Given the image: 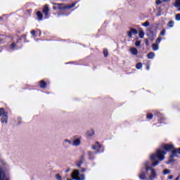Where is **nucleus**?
I'll return each instance as SVG.
<instances>
[{
    "label": "nucleus",
    "mask_w": 180,
    "mask_h": 180,
    "mask_svg": "<svg viewBox=\"0 0 180 180\" xmlns=\"http://www.w3.org/2000/svg\"><path fill=\"white\" fill-rule=\"evenodd\" d=\"M63 146H65V147H68V146H71V144H72L71 143V141L68 140V139H65L63 142Z\"/></svg>",
    "instance_id": "4468645a"
},
{
    "label": "nucleus",
    "mask_w": 180,
    "mask_h": 180,
    "mask_svg": "<svg viewBox=\"0 0 180 180\" xmlns=\"http://www.w3.org/2000/svg\"><path fill=\"white\" fill-rule=\"evenodd\" d=\"M42 12L45 15L46 18L49 16V12H50V8H49V5L47 4L45 5Z\"/></svg>",
    "instance_id": "9d476101"
},
{
    "label": "nucleus",
    "mask_w": 180,
    "mask_h": 180,
    "mask_svg": "<svg viewBox=\"0 0 180 180\" xmlns=\"http://www.w3.org/2000/svg\"><path fill=\"white\" fill-rule=\"evenodd\" d=\"M8 114L4 108H0V116H4V115Z\"/></svg>",
    "instance_id": "4be33fe9"
},
{
    "label": "nucleus",
    "mask_w": 180,
    "mask_h": 180,
    "mask_svg": "<svg viewBox=\"0 0 180 180\" xmlns=\"http://www.w3.org/2000/svg\"><path fill=\"white\" fill-rule=\"evenodd\" d=\"M133 34H137V30L130 28V30L127 32L128 37L131 38Z\"/></svg>",
    "instance_id": "1a4fd4ad"
},
{
    "label": "nucleus",
    "mask_w": 180,
    "mask_h": 180,
    "mask_svg": "<svg viewBox=\"0 0 180 180\" xmlns=\"http://www.w3.org/2000/svg\"><path fill=\"white\" fill-rule=\"evenodd\" d=\"M56 178L57 180H61L62 179L61 176H60V174H56Z\"/></svg>",
    "instance_id": "e433bc0d"
},
{
    "label": "nucleus",
    "mask_w": 180,
    "mask_h": 180,
    "mask_svg": "<svg viewBox=\"0 0 180 180\" xmlns=\"http://www.w3.org/2000/svg\"><path fill=\"white\" fill-rule=\"evenodd\" d=\"M31 34L34 36V34H36V31H34V30L31 31Z\"/></svg>",
    "instance_id": "58836bf2"
},
{
    "label": "nucleus",
    "mask_w": 180,
    "mask_h": 180,
    "mask_svg": "<svg viewBox=\"0 0 180 180\" xmlns=\"http://www.w3.org/2000/svg\"><path fill=\"white\" fill-rule=\"evenodd\" d=\"M56 5H58H58H60V4H56Z\"/></svg>",
    "instance_id": "603ef678"
},
{
    "label": "nucleus",
    "mask_w": 180,
    "mask_h": 180,
    "mask_svg": "<svg viewBox=\"0 0 180 180\" xmlns=\"http://www.w3.org/2000/svg\"><path fill=\"white\" fill-rule=\"evenodd\" d=\"M147 36L150 39H155L157 37V34L154 31H151L150 29H147Z\"/></svg>",
    "instance_id": "39448f33"
},
{
    "label": "nucleus",
    "mask_w": 180,
    "mask_h": 180,
    "mask_svg": "<svg viewBox=\"0 0 180 180\" xmlns=\"http://www.w3.org/2000/svg\"><path fill=\"white\" fill-rule=\"evenodd\" d=\"M162 4V1L160 0H156V5H161Z\"/></svg>",
    "instance_id": "f704fd0d"
},
{
    "label": "nucleus",
    "mask_w": 180,
    "mask_h": 180,
    "mask_svg": "<svg viewBox=\"0 0 180 180\" xmlns=\"http://www.w3.org/2000/svg\"><path fill=\"white\" fill-rule=\"evenodd\" d=\"M165 32H166L165 30H162L160 32V36H165Z\"/></svg>",
    "instance_id": "473e14b6"
},
{
    "label": "nucleus",
    "mask_w": 180,
    "mask_h": 180,
    "mask_svg": "<svg viewBox=\"0 0 180 180\" xmlns=\"http://www.w3.org/2000/svg\"><path fill=\"white\" fill-rule=\"evenodd\" d=\"M167 26L169 27H174V21H170L168 22Z\"/></svg>",
    "instance_id": "bb28decb"
},
{
    "label": "nucleus",
    "mask_w": 180,
    "mask_h": 180,
    "mask_svg": "<svg viewBox=\"0 0 180 180\" xmlns=\"http://www.w3.org/2000/svg\"><path fill=\"white\" fill-rule=\"evenodd\" d=\"M171 172V170L165 169L163 170V175H168Z\"/></svg>",
    "instance_id": "b1692460"
},
{
    "label": "nucleus",
    "mask_w": 180,
    "mask_h": 180,
    "mask_svg": "<svg viewBox=\"0 0 180 180\" xmlns=\"http://www.w3.org/2000/svg\"><path fill=\"white\" fill-rule=\"evenodd\" d=\"M178 11L180 12V7L178 8Z\"/></svg>",
    "instance_id": "09e8293b"
},
{
    "label": "nucleus",
    "mask_w": 180,
    "mask_h": 180,
    "mask_svg": "<svg viewBox=\"0 0 180 180\" xmlns=\"http://www.w3.org/2000/svg\"><path fill=\"white\" fill-rule=\"evenodd\" d=\"M4 39H2V38L0 37V44L2 43Z\"/></svg>",
    "instance_id": "a18cd8bd"
},
{
    "label": "nucleus",
    "mask_w": 180,
    "mask_h": 180,
    "mask_svg": "<svg viewBox=\"0 0 180 180\" xmlns=\"http://www.w3.org/2000/svg\"><path fill=\"white\" fill-rule=\"evenodd\" d=\"M91 148L92 150H97V153H99V150H101V144L97 142L94 146H92Z\"/></svg>",
    "instance_id": "9b49d317"
},
{
    "label": "nucleus",
    "mask_w": 180,
    "mask_h": 180,
    "mask_svg": "<svg viewBox=\"0 0 180 180\" xmlns=\"http://www.w3.org/2000/svg\"><path fill=\"white\" fill-rule=\"evenodd\" d=\"M175 8H179L180 7V0H176L174 4Z\"/></svg>",
    "instance_id": "5701e85b"
},
{
    "label": "nucleus",
    "mask_w": 180,
    "mask_h": 180,
    "mask_svg": "<svg viewBox=\"0 0 180 180\" xmlns=\"http://www.w3.org/2000/svg\"><path fill=\"white\" fill-rule=\"evenodd\" d=\"M86 171V169L85 168L82 169V172H85Z\"/></svg>",
    "instance_id": "37998d69"
},
{
    "label": "nucleus",
    "mask_w": 180,
    "mask_h": 180,
    "mask_svg": "<svg viewBox=\"0 0 180 180\" xmlns=\"http://www.w3.org/2000/svg\"><path fill=\"white\" fill-rule=\"evenodd\" d=\"M37 16L39 18V20H43V14L40 11H37Z\"/></svg>",
    "instance_id": "aec40b11"
},
{
    "label": "nucleus",
    "mask_w": 180,
    "mask_h": 180,
    "mask_svg": "<svg viewBox=\"0 0 180 180\" xmlns=\"http://www.w3.org/2000/svg\"><path fill=\"white\" fill-rule=\"evenodd\" d=\"M46 86H47V83H46V82H44V80H41L40 82V87L44 89V88H46Z\"/></svg>",
    "instance_id": "6ab92c4d"
},
{
    "label": "nucleus",
    "mask_w": 180,
    "mask_h": 180,
    "mask_svg": "<svg viewBox=\"0 0 180 180\" xmlns=\"http://www.w3.org/2000/svg\"><path fill=\"white\" fill-rule=\"evenodd\" d=\"M152 49L154 51H157L160 47L158 46V44H153L152 45Z\"/></svg>",
    "instance_id": "412c9836"
},
{
    "label": "nucleus",
    "mask_w": 180,
    "mask_h": 180,
    "mask_svg": "<svg viewBox=\"0 0 180 180\" xmlns=\"http://www.w3.org/2000/svg\"><path fill=\"white\" fill-rule=\"evenodd\" d=\"M88 154L89 157H92V155H94V153H92L91 152H89Z\"/></svg>",
    "instance_id": "ea45409f"
},
{
    "label": "nucleus",
    "mask_w": 180,
    "mask_h": 180,
    "mask_svg": "<svg viewBox=\"0 0 180 180\" xmlns=\"http://www.w3.org/2000/svg\"><path fill=\"white\" fill-rule=\"evenodd\" d=\"M68 180H72V179H68Z\"/></svg>",
    "instance_id": "3c124183"
},
{
    "label": "nucleus",
    "mask_w": 180,
    "mask_h": 180,
    "mask_svg": "<svg viewBox=\"0 0 180 180\" xmlns=\"http://www.w3.org/2000/svg\"><path fill=\"white\" fill-rule=\"evenodd\" d=\"M72 146H74L75 147H78L81 146V138L75 139L72 143Z\"/></svg>",
    "instance_id": "0eeeda50"
},
{
    "label": "nucleus",
    "mask_w": 180,
    "mask_h": 180,
    "mask_svg": "<svg viewBox=\"0 0 180 180\" xmlns=\"http://www.w3.org/2000/svg\"><path fill=\"white\" fill-rule=\"evenodd\" d=\"M161 40H162V39H161V37H158L156 40V44H160V43H161Z\"/></svg>",
    "instance_id": "c756f323"
},
{
    "label": "nucleus",
    "mask_w": 180,
    "mask_h": 180,
    "mask_svg": "<svg viewBox=\"0 0 180 180\" xmlns=\"http://www.w3.org/2000/svg\"><path fill=\"white\" fill-rule=\"evenodd\" d=\"M94 134L95 131H94V129H90L86 132V135L88 136V137H92V136H94Z\"/></svg>",
    "instance_id": "dca6fc26"
},
{
    "label": "nucleus",
    "mask_w": 180,
    "mask_h": 180,
    "mask_svg": "<svg viewBox=\"0 0 180 180\" xmlns=\"http://www.w3.org/2000/svg\"><path fill=\"white\" fill-rule=\"evenodd\" d=\"M139 37L140 39H144V31L143 30V28H139Z\"/></svg>",
    "instance_id": "ddd939ff"
},
{
    "label": "nucleus",
    "mask_w": 180,
    "mask_h": 180,
    "mask_svg": "<svg viewBox=\"0 0 180 180\" xmlns=\"http://www.w3.org/2000/svg\"><path fill=\"white\" fill-rule=\"evenodd\" d=\"M154 56H155V53L150 52L147 55V57L149 60H153V58H154Z\"/></svg>",
    "instance_id": "a211bd4d"
},
{
    "label": "nucleus",
    "mask_w": 180,
    "mask_h": 180,
    "mask_svg": "<svg viewBox=\"0 0 180 180\" xmlns=\"http://www.w3.org/2000/svg\"><path fill=\"white\" fill-rule=\"evenodd\" d=\"M169 0H164L163 2H168Z\"/></svg>",
    "instance_id": "49530a36"
},
{
    "label": "nucleus",
    "mask_w": 180,
    "mask_h": 180,
    "mask_svg": "<svg viewBox=\"0 0 180 180\" xmlns=\"http://www.w3.org/2000/svg\"><path fill=\"white\" fill-rule=\"evenodd\" d=\"M165 154H167V153L164 151V150L159 149L156 151L155 154L150 155V159L153 162L152 167H157V165L160 164V161H164ZM157 159H159V161L157 160Z\"/></svg>",
    "instance_id": "f257e3e1"
},
{
    "label": "nucleus",
    "mask_w": 180,
    "mask_h": 180,
    "mask_svg": "<svg viewBox=\"0 0 180 180\" xmlns=\"http://www.w3.org/2000/svg\"><path fill=\"white\" fill-rule=\"evenodd\" d=\"M147 174H148V172H147L146 169L145 170L142 169L139 175V179L147 180L148 179Z\"/></svg>",
    "instance_id": "20e7f679"
},
{
    "label": "nucleus",
    "mask_w": 180,
    "mask_h": 180,
    "mask_svg": "<svg viewBox=\"0 0 180 180\" xmlns=\"http://www.w3.org/2000/svg\"><path fill=\"white\" fill-rule=\"evenodd\" d=\"M0 180H8L6 176H5V173L2 171H0Z\"/></svg>",
    "instance_id": "f3484780"
},
{
    "label": "nucleus",
    "mask_w": 180,
    "mask_h": 180,
    "mask_svg": "<svg viewBox=\"0 0 180 180\" xmlns=\"http://www.w3.org/2000/svg\"><path fill=\"white\" fill-rule=\"evenodd\" d=\"M169 162H172V160H170Z\"/></svg>",
    "instance_id": "de8ad7c7"
},
{
    "label": "nucleus",
    "mask_w": 180,
    "mask_h": 180,
    "mask_svg": "<svg viewBox=\"0 0 180 180\" xmlns=\"http://www.w3.org/2000/svg\"><path fill=\"white\" fill-rule=\"evenodd\" d=\"M15 47H16V44L13 43L11 46V49H12V50H13L15 49Z\"/></svg>",
    "instance_id": "72a5a7b5"
},
{
    "label": "nucleus",
    "mask_w": 180,
    "mask_h": 180,
    "mask_svg": "<svg viewBox=\"0 0 180 180\" xmlns=\"http://www.w3.org/2000/svg\"><path fill=\"white\" fill-rule=\"evenodd\" d=\"M174 178V176L173 175H170L168 178V179H173Z\"/></svg>",
    "instance_id": "a19ab883"
},
{
    "label": "nucleus",
    "mask_w": 180,
    "mask_h": 180,
    "mask_svg": "<svg viewBox=\"0 0 180 180\" xmlns=\"http://www.w3.org/2000/svg\"><path fill=\"white\" fill-rule=\"evenodd\" d=\"M177 154H180V148H179V149H174L172 151V155H170V158L171 159L175 158V157H176Z\"/></svg>",
    "instance_id": "6e6552de"
},
{
    "label": "nucleus",
    "mask_w": 180,
    "mask_h": 180,
    "mask_svg": "<svg viewBox=\"0 0 180 180\" xmlns=\"http://www.w3.org/2000/svg\"><path fill=\"white\" fill-rule=\"evenodd\" d=\"M136 68H137V70H141V68H143V65L141 63H139Z\"/></svg>",
    "instance_id": "a878e982"
},
{
    "label": "nucleus",
    "mask_w": 180,
    "mask_h": 180,
    "mask_svg": "<svg viewBox=\"0 0 180 180\" xmlns=\"http://www.w3.org/2000/svg\"><path fill=\"white\" fill-rule=\"evenodd\" d=\"M75 6V4H72V5H69L67 8L68 9H71L72 8H74Z\"/></svg>",
    "instance_id": "2f4dec72"
},
{
    "label": "nucleus",
    "mask_w": 180,
    "mask_h": 180,
    "mask_svg": "<svg viewBox=\"0 0 180 180\" xmlns=\"http://www.w3.org/2000/svg\"><path fill=\"white\" fill-rule=\"evenodd\" d=\"M141 44V41H136L135 43V46H136V47H139Z\"/></svg>",
    "instance_id": "7c9ffc66"
},
{
    "label": "nucleus",
    "mask_w": 180,
    "mask_h": 180,
    "mask_svg": "<svg viewBox=\"0 0 180 180\" xmlns=\"http://www.w3.org/2000/svg\"><path fill=\"white\" fill-rule=\"evenodd\" d=\"M53 9H56V7H53Z\"/></svg>",
    "instance_id": "8fccbe9b"
},
{
    "label": "nucleus",
    "mask_w": 180,
    "mask_h": 180,
    "mask_svg": "<svg viewBox=\"0 0 180 180\" xmlns=\"http://www.w3.org/2000/svg\"><path fill=\"white\" fill-rule=\"evenodd\" d=\"M146 70H150V65H148L146 66Z\"/></svg>",
    "instance_id": "c03bdc74"
},
{
    "label": "nucleus",
    "mask_w": 180,
    "mask_h": 180,
    "mask_svg": "<svg viewBox=\"0 0 180 180\" xmlns=\"http://www.w3.org/2000/svg\"><path fill=\"white\" fill-rule=\"evenodd\" d=\"M176 20L180 21V14L176 15Z\"/></svg>",
    "instance_id": "c9c22d12"
},
{
    "label": "nucleus",
    "mask_w": 180,
    "mask_h": 180,
    "mask_svg": "<svg viewBox=\"0 0 180 180\" xmlns=\"http://www.w3.org/2000/svg\"><path fill=\"white\" fill-rule=\"evenodd\" d=\"M103 54H104V57H108V49H104Z\"/></svg>",
    "instance_id": "cd10ccee"
},
{
    "label": "nucleus",
    "mask_w": 180,
    "mask_h": 180,
    "mask_svg": "<svg viewBox=\"0 0 180 180\" xmlns=\"http://www.w3.org/2000/svg\"><path fill=\"white\" fill-rule=\"evenodd\" d=\"M162 148L166 151H169L171 150H174V146L172 144H164L162 146Z\"/></svg>",
    "instance_id": "423d86ee"
},
{
    "label": "nucleus",
    "mask_w": 180,
    "mask_h": 180,
    "mask_svg": "<svg viewBox=\"0 0 180 180\" xmlns=\"http://www.w3.org/2000/svg\"><path fill=\"white\" fill-rule=\"evenodd\" d=\"M72 179L75 180H85V176L84 174H79V170L75 169L73 171V173L71 174Z\"/></svg>",
    "instance_id": "7ed1b4c3"
},
{
    "label": "nucleus",
    "mask_w": 180,
    "mask_h": 180,
    "mask_svg": "<svg viewBox=\"0 0 180 180\" xmlns=\"http://www.w3.org/2000/svg\"><path fill=\"white\" fill-rule=\"evenodd\" d=\"M81 165H82V161H79L77 162V167H78V168H80Z\"/></svg>",
    "instance_id": "c85d7f7f"
},
{
    "label": "nucleus",
    "mask_w": 180,
    "mask_h": 180,
    "mask_svg": "<svg viewBox=\"0 0 180 180\" xmlns=\"http://www.w3.org/2000/svg\"><path fill=\"white\" fill-rule=\"evenodd\" d=\"M144 167L146 172L150 171V172L148 173L147 180H155V178H157V171H155L154 168L150 167V163L148 162V161L144 162Z\"/></svg>",
    "instance_id": "f03ea898"
},
{
    "label": "nucleus",
    "mask_w": 180,
    "mask_h": 180,
    "mask_svg": "<svg viewBox=\"0 0 180 180\" xmlns=\"http://www.w3.org/2000/svg\"><path fill=\"white\" fill-rule=\"evenodd\" d=\"M129 51H131V54H133L134 56H137V54L139 53V51H137V49L136 48H131Z\"/></svg>",
    "instance_id": "2eb2a0df"
},
{
    "label": "nucleus",
    "mask_w": 180,
    "mask_h": 180,
    "mask_svg": "<svg viewBox=\"0 0 180 180\" xmlns=\"http://www.w3.org/2000/svg\"><path fill=\"white\" fill-rule=\"evenodd\" d=\"M146 117L147 119H151L153 117V114H148Z\"/></svg>",
    "instance_id": "4c0bfd02"
},
{
    "label": "nucleus",
    "mask_w": 180,
    "mask_h": 180,
    "mask_svg": "<svg viewBox=\"0 0 180 180\" xmlns=\"http://www.w3.org/2000/svg\"><path fill=\"white\" fill-rule=\"evenodd\" d=\"M1 123H8V114H5L2 116Z\"/></svg>",
    "instance_id": "f8f14e48"
},
{
    "label": "nucleus",
    "mask_w": 180,
    "mask_h": 180,
    "mask_svg": "<svg viewBox=\"0 0 180 180\" xmlns=\"http://www.w3.org/2000/svg\"><path fill=\"white\" fill-rule=\"evenodd\" d=\"M70 169H71L68 168V169L65 170V172H66V173L70 172Z\"/></svg>",
    "instance_id": "79ce46f5"
},
{
    "label": "nucleus",
    "mask_w": 180,
    "mask_h": 180,
    "mask_svg": "<svg viewBox=\"0 0 180 180\" xmlns=\"http://www.w3.org/2000/svg\"><path fill=\"white\" fill-rule=\"evenodd\" d=\"M142 26H143L144 27H148V26H150V22L146 21L142 24Z\"/></svg>",
    "instance_id": "393cba45"
}]
</instances>
